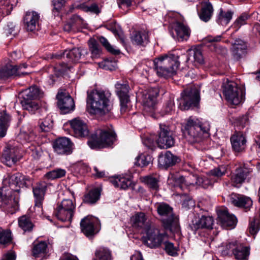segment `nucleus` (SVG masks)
<instances>
[{
	"label": "nucleus",
	"instance_id": "nucleus-1",
	"mask_svg": "<svg viewBox=\"0 0 260 260\" xmlns=\"http://www.w3.org/2000/svg\"><path fill=\"white\" fill-rule=\"evenodd\" d=\"M111 97L108 91L93 90L88 92L86 102L90 107L89 112L100 116L109 113L112 109Z\"/></svg>",
	"mask_w": 260,
	"mask_h": 260
},
{
	"label": "nucleus",
	"instance_id": "nucleus-2",
	"mask_svg": "<svg viewBox=\"0 0 260 260\" xmlns=\"http://www.w3.org/2000/svg\"><path fill=\"white\" fill-rule=\"evenodd\" d=\"M179 56L173 53H168L155 58L152 62H148L149 64H152L154 69L152 70L144 69L149 75L150 71L155 70L157 75L159 77L165 78L172 76L176 73L180 62L178 60Z\"/></svg>",
	"mask_w": 260,
	"mask_h": 260
},
{
	"label": "nucleus",
	"instance_id": "nucleus-3",
	"mask_svg": "<svg viewBox=\"0 0 260 260\" xmlns=\"http://www.w3.org/2000/svg\"><path fill=\"white\" fill-rule=\"evenodd\" d=\"M209 125L202 123L198 119L190 117L184 125L183 134L190 143L201 142L209 137Z\"/></svg>",
	"mask_w": 260,
	"mask_h": 260
},
{
	"label": "nucleus",
	"instance_id": "nucleus-4",
	"mask_svg": "<svg viewBox=\"0 0 260 260\" xmlns=\"http://www.w3.org/2000/svg\"><path fill=\"white\" fill-rule=\"evenodd\" d=\"M156 208L164 228L172 233H179V218L174 214L173 208L163 202L157 203Z\"/></svg>",
	"mask_w": 260,
	"mask_h": 260
},
{
	"label": "nucleus",
	"instance_id": "nucleus-5",
	"mask_svg": "<svg viewBox=\"0 0 260 260\" xmlns=\"http://www.w3.org/2000/svg\"><path fill=\"white\" fill-rule=\"evenodd\" d=\"M194 179V181H191V176L184 177L182 176H176L173 174H170L168 179V183L172 186L178 187L181 189L186 187L190 185L199 184L203 188H206L209 186H212L215 182H217L216 179H214L212 177L199 178L196 176H192Z\"/></svg>",
	"mask_w": 260,
	"mask_h": 260
},
{
	"label": "nucleus",
	"instance_id": "nucleus-6",
	"mask_svg": "<svg viewBox=\"0 0 260 260\" xmlns=\"http://www.w3.org/2000/svg\"><path fill=\"white\" fill-rule=\"evenodd\" d=\"M43 94V92L36 86H32L23 91L21 104L23 109L31 112L37 110L39 106L36 100L42 98Z\"/></svg>",
	"mask_w": 260,
	"mask_h": 260
},
{
	"label": "nucleus",
	"instance_id": "nucleus-7",
	"mask_svg": "<svg viewBox=\"0 0 260 260\" xmlns=\"http://www.w3.org/2000/svg\"><path fill=\"white\" fill-rule=\"evenodd\" d=\"M222 87L223 95L230 104L238 105L244 100L242 89L235 82L227 80Z\"/></svg>",
	"mask_w": 260,
	"mask_h": 260
},
{
	"label": "nucleus",
	"instance_id": "nucleus-8",
	"mask_svg": "<svg viewBox=\"0 0 260 260\" xmlns=\"http://www.w3.org/2000/svg\"><path fill=\"white\" fill-rule=\"evenodd\" d=\"M75 209L76 204L72 200L64 199L57 204L53 215L61 221H71Z\"/></svg>",
	"mask_w": 260,
	"mask_h": 260
},
{
	"label": "nucleus",
	"instance_id": "nucleus-9",
	"mask_svg": "<svg viewBox=\"0 0 260 260\" xmlns=\"http://www.w3.org/2000/svg\"><path fill=\"white\" fill-rule=\"evenodd\" d=\"M199 90L196 88L186 89L181 94L178 100V108L181 110H188L198 107L200 101Z\"/></svg>",
	"mask_w": 260,
	"mask_h": 260
},
{
	"label": "nucleus",
	"instance_id": "nucleus-10",
	"mask_svg": "<svg viewBox=\"0 0 260 260\" xmlns=\"http://www.w3.org/2000/svg\"><path fill=\"white\" fill-rule=\"evenodd\" d=\"M158 94V90L155 88H150L145 90L142 94L144 112L154 118H158L155 113Z\"/></svg>",
	"mask_w": 260,
	"mask_h": 260
},
{
	"label": "nucleus",
	"instance_id": "nucleus-11",
	"mask_svg": "<svg viewBox=\"0 0 260 260\" xmlns=\"http://www.w3.org/2000/svg\"><path fill=\"white\" fill-rule=\"evenodd\" d=\"M99 131V137L88 141V145L91 149H100L110 146L115 140V133L111 129Z\"/></svg>",
	"mask_w": 260,
	"mask_h": 260
},
{
	"label": "nucleus",
	"instance_id": "nucleus-12",
	"mask_svg": "<svg viewBox=\"0 0 260 260\" xmlns=\"http://www.w3.org/2000/svg\"><path fill=\"white\" fill-rule=\"evenodd\" d=\"M144 233H145L146 235L142 238L143 243L151 248L159 247L167 238L166 234L160 233L159 230L153 226Z\"/></svg>",
	"mask_w": 260,
	"mask_h": 260
},
{
	"label": "nucleus",
	"instance_id": "nucleus-13",
	"mask_svg": "<svg viewBox=\"0 0 260 260\" xmlns=\"http://www.w3.org/2000/svg\"><path fill=\"white\" fill-rule=\"evenodd\" d=\"M156 143L159 147L164 149H167L174 145L175 138L173 133L168 125L165 124H159Z\"/></svg>",
	"mask_w": 260,
	"mask_h": 260
},
{
	"label": "nucleus",
	"instance_id": "nucleus-14",
	"mask_svg": "<svg viewBox=\"0 0 260 260\" xmlns=\"http://www.w3.org/2000/svg\"><path fill=\"white\" fill-rule=\"evenodd\" d=\"M82 232L90 238L96 234L100 229V222L98 218L92 216H87L80 221Z\"/></svg>",
	"mask_w": 260,
	"mask_h": 260
},
{
	"label": "nucleus",
	"instance_id": "nucleus-15",
	"mask_svg": "<svg viewBox=\"0 0 260 260\" xmlns=\"http://www.w3.org/2000/svg\"><path fill=\"white\" fill-rule=\"evenodd\" d=\"M29 179L26 176L20 173H16L8 175L3 180L5 185H8L11 189L14 191L18 192L20 188L26 186Z\"/></svg>",
	"mask_w": 260,
	"mask_h": 260
},
{
	"label": "nucleus",
	"instance_id": "nucleus-16",
	"mask_svg": "<svg viewBox=\"0 0 260 260\" xmlns=\"http://www.w3.org/2000/svg\"><path fill=\"white\" fill-rule=\"evenodd\" d=\"M131 223L134 228L141 231L142 233L152 226L148 215L142 212H137L133 215L131 218Z\"/></svg>",
	"mask_w": 260,
	"mask_h": 260
},
{
	"label": "nucleus",
	"instance_id": "nucleus-17",
	"mask_svg": "<svg viewBox=\"0 0 260 260\" xmlns=\"http://www.w3.org/2000/svg\"><path fill=\"white\" fill-rule=\"evenodd\" d=\"M115 92L120 102L121 113L125 112L128 108L127 104L130 102L129 91V86L126 82H117L115 85Z\"/></svg>",
	"mask_w": 260,
	"mask_h": 260
},
{
	"label": "nucleus",
	"instance_id": "nucleus-18",
	"mask_svg": "<svg viewBox=\"0 0 260 260\" xmlns=\"http://www.w3.org/2000/svg\"><path fill=\"white\" fill-rule=\"evenodd\" d=\"M57 105L62 114H67L75 109L74 100L68 92L59 91L56 95Z\"/></svg>",
	"mask_w": 260,
	"mask_h": 260
},
{
	"label": "nucleus",
	"instance_id": "nucleus-19",
	"mask_svg": "<svg viewBox=\"0 0 260 260\" xmlns=\"http://www.w3.org/2000/svg\"><path fill=\"white\" fill-rule=\"evenodd\" d=\"M73 146L71 140L66 137L57 139L53 143L54 152L59 155L71 154L73 150Z\"/></svg>",
	"mask_w": 260,
	"mask_h": 260
},
{
	"label": "nucleus",
	"instance_id": "nucleus-20",
	"mask_svg": "<svg viewBox=\"0 0 260 260\" xmlns=\"http://www.w3.org/2000/svg\"><path fill=\"white\" fill-rule=\"evenodd\" d=\"M218 221L223 228L233 229L237 223V219L229 213L226 208L221 207L217 211Z\"/></svg>",
	"mask_w": 260,
	"mask_h": 260
},
{
	"label": "nucleus",
	"instance_id": "nucleus-21",
	"mask_svg": "<svg viewBox=\"0 0 260 260\" xmlns=\"http://www.w3.org/2000/svg\"><path fill=\"white\" fill-rule=\"evenodd\" d=\"M252 168L248 164H243L236 169L235 174L231 177V180L234 185L241 184L245 180L248 179L252 172Z\"/></svg>",
	"mask_w": 260,
	"mask_h": 260
},
{
	"label": "nucleus",
	"instance_id": "nucleus-22",
	"mask_svg": "<svg viewBox=\"0 0 260 260\" xmlns=\"http://www.w3.org/2000/svg\"><path fill=\"white\" fill-rule=\"evenodd\" d=\"M26 68L27 65L23 64L22 66H13L7 64L0 69V79H5L12 76H21L27 74V73L21 71L22 67Z\"/></svg>",
	"mask_w": 260,
	"mask_h": 260
},
{
	"label": "nucleus",
	"instance_id": "nucleus-23",
	"mask_svg": "<svg viewBox=\"0 0 260 260\" xmlns=\"http://www.w3.org/2000/svg\"><path fill=\"white\" fill-rule=\"evenodd\" d=\"M227 201L235 206L245 209H249L252 205V201L250 198L235 193L228 196Z\"/></svg>",
	"mask_w": 260,
	"mask_h": 260
},
{
	"label": "nucleus",
	"instance_id": "nucleus-24",
	"mask_svg": "<svg viewBox=\"0 0 260 260\" xmlns=\"http://www.w3.org/2000/svg\"><path fill=\"white\" fill-rule=\"evenodd\" d=\"M71 127L76 137H86L89 131L86 123L79 118H75L70 121Z\"/></svg>",
	"mask_w": 260,
	"mask_h": 260
},
{
	"label": "nucleus",
	"instance_id": "nucleus-25",
	"mask_svg": "<svg viewBox=\"0 0 260 260\" xmlns=\"http://www.w3.org/2000/svg\"><path fill=\"white\" fill-rule=\"evenodd\" d=\"M18 152L17 148L11 145H8L4 150L1 158L2 162L7 166H12L19 159Z\"/></svg>",
	"mask_w": 260,
	"mask_h": 260
},
{
	"label": "nucleus",
	"instance_id": "nucleus-26",
	"mask_svg": "<svg viewBox=\"0 0 260 260\" xmlns=\"http://www.w3.org/2000/svg\"><path fill=\"white\" fill-rule=\"evenodd\" d=\"M87 53L86 49L82 47L74 48L70 50H66L61 55L55 54L56 58L63 57L67 58L70 61L76 62Z\"/></svg>",
	"mask_w": 260,
	"mask_h": 260
},
{
	"label": "nucleus",
	"instance_id": "nucleus-27",
	"mask_svg": "<svg viewBox=\"0 0 260 260\" xmlns=\"http://www.w3.org/2000/svg\"><path fill=\"white\" fill-rule=\"evenodd\" d=\"M39 14L34 11L27 12L24 17L25 27L27 31H34L40 29Z\"/></svg>",
	"mask_w": 260,
	"mask_h": 260
},
{
	"label": "nucleus",
	"instance_id": "nucleus-28",
	"mask_svg": "<svg viewBox=\"0 0 260 260\" xmlns=\"http://www.w3.org/2000/svg\"><path fill=\"white\" fill-rule=\"evenodd\" d=\"M173 28L176 32V36L171 32L172 37L178 41H186L190 35L189 27L183 23L176 21L174 23Z\"/></svg>",
	"mask_w": 260,
	"mask_h": 260
},
{
	"label": "nucleus",
	"instance_id": "nucleus-29",
	"mask_svg": "<svg viewBox=\"0 0 260 260\" xmlns=\"http://www.w3.org/2000/svg\"><path fill=\"white\" fill-rule=\"evenodd\" d=\"M49 184L45 182H41L37 183L33 187V193L35 198V206L42 208V202Z\"/></svg>",
	"mask_w": 260,
	"mask_h": 260
},
{
	"label": "nucleus",
	"instance_id": "nucleus-30",
	"mask_svg": "<svg viewBox=\"0 0 260 260\" xmlns=\"http://www.w3.org/2000/svg\"><path fill=\"white\" fill-rule=\"evenodd\" d=\"M180 161V158L173 154L170 151H167L164 154H160L158 159L159 167L164 169L173 166Z\"/></svg>",
	"mask_w": 260,
	"mask_h": 260
},
{
	"label": "nucleus",
	"instance_id": "nucleus-31",
	"mask_svg": "<svg viewBox=\"0 0 260 260\" xmlns=\"http://www.w3.org/2000/svg\"><path fill=\"white\" fill-rule=\"evenodd\" d=\"M214 223V219L212 217L208 216H202L198 220H192L189 225L191 230L196 232L199 229H212Z\"/></svg>",
	"mask_w": 260,
	"mask_h": 260
},
{
	"label": "nucleus",
	"instance_id": "nucleus-32",
	"mask_svg": "<svg viewBox=\"0 0 260 260\" xmlns=\"http://www.w3.org/2000/svg\"><path fill=\"white\" fill-rule=\"evenodd\" d=\"M214 12L212 4L208 0L201 3V10L198 12L200 19L205 22H208L212 18Z\"/></svg>",
	"mask_w": 260,
	"mask_h": 260
},
{
	"label": "nucleus",
	"instance_id": "nucleus-33",
	"mask_svg": "<svg viewBox=\"0 0 260 260\" xmlns=\"http://www.w3.org/2000/svg\"><path fill=\"white\" fill-rule=\"evenodd\" d=\"M231 142L233 150L236 152H242L246 148V139L241 133H237L231 138Z\"/></svg>",
	"mask_w": 260,
	"mask_h": 260
},
{
	"label": "nucleus",
	"instance_id": "nucleus-34",
	"mask_svg": "<svg viewBox=\"0 0 260 260\" xmlns=\"http://www.w3.org/2000/svg\"><path fill=\"white\" fill-rule=\"evenodd\" d=\"M110 182L115 187L122 189L128 188L132 183L130 176H123L112 177L110 179Z\"/></svg>",
	"mask_w": 260,
	"mask_h": 260
},
{
	"label": "nucleus",
	"instance_id": "nucleus-35",
	"mask_svg": "<svg viewBox=\"0 0 260 260\" xmlns=\"http://www.w3.org/2000/svg\"><path fill=\"white\" fill-rule=\"evenodd\" d=\"M131 41L134 45L145 46L149 42L148 34L145 31H135L132 35Z\"/></svg>",
	"mask_w": 260,
	"mask_h": 260
},
{
	"label": "nucleus",
	"instance_id": "nucleus-36",
	"mask_svg": "<svg viewBox=\"0 0 260 260\" xmlns=\"http://www.w3.org/2000/svg\"><path fill=\"white\" fill-rule=\"evenodd\" d=\"M71 67L69 66L66 63H63L60 68L56 69V68H52L54 70V74L50 75L49 76L48 82L50 85L54 84L56 82L59 81L61 76L66 72L68 70H71Z\"/></svg>",
	"mask_w": 260,
	"mask_h": 260
},
{
	"label": "nucleus",
	"instance_id": "nucleus-37",
	"mask_svg": "<svg viewBox=\"0 0 260 260\" xmlns=\"http://www.w3.org/2000/svg\"><path fill=\"white\" fill-rule=\"evenodd\" d=\"M11 120V116L6 111L0 113V137H4L6 135Z\"/></svg>",
	"mask_w": 260,
	"mask_h": 260
},
{
	"label": "nucleus",
	"instance_id": "nucleus-38",
	"mask_svg": "<svg viewBox=\"0 0 260 260\" xmlns=\"http://www.w3.org/2000/svg\"><path fill=\"white\" fill-rule=\"evenodd\" d=\"M233 14V12L231 10L225 12L220 8L216 17L217 23L222 26L226 25L232 19Z\"/></svg>",
	"mask_w": 260,
	"mask_h": 260
},
{
	"label": "nucleus",
	"instance_id": "nucleus-39",
	"mask_svg": "<svg viewBox=\"0 0 260 260\" xmlns=\"http://www.w3.org/2000/svg\"><path fill=\"white\" fill-rule=\"evenodd\" d=\"M233 254L237 259H246L249 255V248L238 243Z\"/></svg>",
	"mask_w": 260,
	"mask_h": 260
},
{
	"label": "nucleus",
	"instance_id": "nucleus-40",
	"mask_svg": "<svg viewBox=\"0 0 260 260\" xmlns=\"http://www.w3.org/2000/svg\"><path fill=\"white\" fill-rule=\"evenodd\" d=\"M101 192L98 188H94L89 191L84 196L83 201L89 204H94L100 199Z\"/></svg>",
	"mask_w": 260,
	"mask_h": 260
},
{
	"label": "nucleus",
	"instance_id": "nucleus-41",
	"mask_svg": "<svg viewBox=\"0 0 260 260\" xmlns=\"http://www.w3.org/2000/svg\"><path fill=\"white\" fill-rule=\"evenodd\" d=\"M18 224L20 228L24 232H30L34 228V224L30 217L26 215H23L18 219Z\"/></svg>",
	"mask_w": 260,
	"mask_h": 260
},
{
	"label": "nucleus",
	"instance_id": "nucleus-42",
	"mask_svg": "<svg viewBox=\"0 0 260 260\" xmlns=\"http://www.w3.org/2000/svg\"><path fill=\"white\" fill-rule=\"evenodd\" d=\"M47 247V243L44 241H41L37 244H34L32 248V254L35 257H41L45 254Z\"/></svg>",
	"mask_w": 260,
	"mask_h": 260
},
{
	"label": "nucleus",
	"instance_id": "nucleus-43",
	"mask_svg": "<svg viewBox=\"0 0 260 260\" xmlns=\"http://www.w3.org/2000/svg\"><path fill=\"white\" fill-rule=\"evenodd\" d=\"M88 45L92 58H99L101 54L102 51L98 42L93 39H90L89 41Z\"/></svg>",
	"mask_w": 260,
	"mask_h": 260
},
{
	"label": "nucleus",
	"instance_id": "nucleus-44",
	"mask_svg": "<svg viewBox=\"0 0 260 260\" xmlns=\"http://www.w3.org/2000/svg\"><path fill=\"white\" fill-rule=\"evenodd\" d=\"M226 172V169L224 166H220L210 170L209 172L210 177H212L217 181L219 178L224 175Z\"/></svg>",
	"mask_w": 260,
	"mask_h": 260
},
{
	"label": "nucleus",
	"instance_id": "nucleus-45",
	"mask_svg": "<svg viewBox=\"0 0 260 260\" xmlns=\"http://www.w3.org/2000/svg\"><path fill=\"white\" fill-rule=\"evenodd\" d=\"M152 161V157L149 155L141 154L136 158L135 165L144 167L148 166Z\"/></svg>",
	"mask_w": 260,
	"mask_h": 260
},
{
	"label": "nucleus",
	"instance_id": "nucleus-46",
	"mask_svg": "<svg viewBox=\"0 0 260 260\" xmlns=\"http://www.w3.org/2000/svg\"><path fill=\"white\" fill-rule=\"evenodd\" d=\"M66 171L62 169H56L47 173L45 176L48 179L54 180L64 177L66 175Z\"/></svg>",
	"mask_w": 260,
	"mask_h": 260
},
{
	"label": "nucleus",
	"instance_id": "nucleus-47",
	"mask_svg": "<svg viewBox=\"0 0 260 260\" xmlns=\"http://www.w3.org/2000/svg\"><path fill=\"white\" fill-rule=\"evenodd\" d=\"M99 41L103 45V46L108 51L114 55H117L120 54V51L119 49H115L109 43L108 41L106 38L103 36L99 37Z\"/></svg>",
	"mask_w": 260,
	"mask_h": 260
},
{
	"label": "nucleus",
	"instance_id": "nucleus-48",
	"mask_svg": "<svg viewBox=\"0 0 260 260\" xmlns=\"http://www.w3.org/2000/svg\"><path fill=\"white\" fill-rule=\"evenodd\" d=\"M95 260H110L111 253L109 250L105 248H100L95 253Z\"/></svg>",
	"mask_w": 260,
	"mask_h": 260
},
{
	"label": "nucleus",
	"instance_id": "nucleus-49",
	"mask_svg": "<svg viewBox=\"0 0 260 260\" xmlns=\"http://www.w3.org/2000/svg\"><path fill=\"white\" fill-rule=\"evenodd\" d=\"M144 181L151 189L157 190L159 188V181L155 177L151 176H146L144 178Z\"/></svg>",
	"mask_w": 260,
	"mask_h": 260
},
{
	"label": "nucleus",
	"instance_id": "nucleus-50",
	"mask_svg": "<svg viewBox=\"0 0 260 260\" xmlns=\"http://www.w3.org/2000/svg\"><path fill=\"white\" fill-rule=\"evenodd\" d=\"M29 153L31 156L36 160L39 159L43 155V152L39 146L31 145L29 147Z\"/></svg>",
	"mask_w": 260,
	"mask_h": 260
},
{
	"label": "nucleus",
	"instance_id": "nucleus-51",
	"mask_svg": "<svg viewBox=\"0 0 260 260\" xmlns=\"http://www.w3.org/2000/svg\"><path fill=\"white\" fill-rule=\"evenodd\" d=\"M70 21L76 30L79 28L84 27L85 23L84 20L78 15H73L70 19Z\"/></svg>",
	"mask_w": 260,
	"mask_h": 260
},
{
	"label": "nucleus",
	"instance_id": "nucleus-52",
	"mask_svg": "<svg viewBox=\"0 0 260 260\" xmlns=\"http://www.w3.org/2000/svg\"><path fill=\"white\" fill-rule=\"evenodd\" d=\"M164 243H165V250L169 255L172 256L178 255L177 248L174 246L172 243L167 242L166 240Z\"/></svg>",
	"mask_w": 260,
	"mask_h": 260
},
{
	"label": "nucleus",
	"instance_id": "nucleus-53",
	"mask_svg": "<svg viewBox=\"0 0 260 260\" xmlns=\"http://www.w3.org/2000/svg\"><path fill=\"white\" fill-rule=\"evenodd\" d=\"M260 229V213L258 218L254 219L253 221L250 223L249 232L251 235H255Z\"/></svg>",
	"mask_w": 260,
	"mask_h": 260
},
{
	"label": "nucleus",
	"instance_id": "nucleus-54",
	"mask_svg": "<svg viewBox=\"0 0 260 260\" xmlns=\"http://www.w3.org/2000/svg\"><path fill=\"white\" fill-rule=\"evenodd\" d=\"M233 55L237 60L245 56L246 54L247 47L232 48Z\"/></svg>",
	"mask_w": 260,
	"mask_h": 260
},
{
	"label": "nucleus",
	"instance_id": "nucleus-55",
	"mask_svg": "<svg viewBox=\"0 0 260 260\" xmlns=\"http://www.w3.org/2000/svg\"><path fill=\"white\" fill-rule=\"evenodd\" d=\"M0 243L5 244L10 242L12 240L11 233L8 231H4L0 227Z\"/></svg>",
	"mask_w": 260,
	"mask_h": 260
},
{
	"label": "nucleus",
	"instance_id": "nucleus-56",
	"mask_svg": "<svg viewBox=\"0 0 260 260\" xmlns=\"http://www.w3.org/2000/svg\"><path fill=\"white\" fill-rule=\"evenodd\" d=\"M250 18V15L246 13H242L234 22L235 27L238 29L243 25L246 24V21Z\"/></svg>",
	"mask_w": 260,
	"mask_h": 260
},
{
	"label": "nucleus",
	"instance_id": "nucleus-57",
	"mask_svg": "<svg viewBox=\"0 0 260 260\" xmlns=\"http://www.w3.org/2000/svg\"><path fill=\"white\" fill-rule=\"evenodd\" d=\"M99 67L106 70L112 71L116 67V63L114 61L108 59L105 60L99 63Z\"/></svg>",
	"mask_w": 260,
	"mask_h": 260
},
{
	"label": "nucleus",
	"instance_id": "nucleus-58",
	"mask_svg": "<svg viewBox=\"0 0 260 260\" xmlns=\"http://www.w3.org/2000/svg\"><path fill=\"white\" fill-rule=\"evenodd\" d=\"M52 121L49 117L43 119L40 123V128L43 132H48L52 128Z\"/></svg>",
	"mask_w": 260,
	"mask_h": 260
},
{
	"label": "nucleus",
	"instance_id": "nucleus-59",
	"mask_svg": "<svg viewBox=\"0 0 260 260\" xmlns=\"http://www.w3.org/2000/svg\"><path fill=\"white\" fill-rule=\"evenodd\" d=\"M12 5L10 4V0H2L0 2V9L6 11L7 14L10 13L12 9Z\"/></svg>",
	"mask_w": 260,
	"mask_h": 260
},
{
	"label": "nucleus",
	"instance_id": "nucleus-60",
	"mask_svg": "<svg viewBox=\"0 0 260 260\" xmlns=\"http://www.w3.org/2000/svg\"><path fill=\"white\" fill-rule=\"evenodd\" d=\"M238 242H231L226 244L225 246V249L222 252L223 254H233L236 248Z\"/></svg>",
	"mask_w": 260,
	"mask_h": 260
},
{
	"label": "nucleus",
	"instance_id": "nucleus-61",
	"mask_svg": "<svg viewBox=\"0 0 260 260\" xmlns=\"http://www.w3.org/2000/svg\"><path fill=\"white\" fill-rule=\"evenodd\" d=\"M194 61L200 64L204 63V58L201 51L199 49H194L193 50Z\"/></svg>",
	"mask_w": 260,
	"mask_h": 260
},
{
	"label": "nucleus",
	"instance_id": "nucleus-62",
	"mask_svg": "<svg viewBox=\"0 0 260 260\" xmlns=\"http://www.w3.org/2000/svg\"><path fill=\"white\" fill-rule=\"evenodd\" d=\"M84 9L86 12H90L96 14H98L101 12L100 8L95 3L92 4L89 6H86Z\"/></svg>",
	"mask_w": 260,
	"mask_h": 260
},
{
	"label": "nucleus",
	"instance_id": "nucleus-63",
	"mask_svg": "<svg viewBox=\"0 0 260 260\" xmlns=\"http://www.w3.org/2000/svg\"><path fill=\"white\" fill-rule=\"evenodd\" d=\"M111 30L116 37H118L119 38L121 44L124 46L126 44L123 33L114 28H111Z\"/></svg>",
	"mask_w": 260,
	"mask_h": 260
},
{
	"label": "nucleus",
	"instance_id": "nucleus-64",
	"mask_svg": "<svg viewBox=\"0 0 260 260\" xmlns=\"http://www.w3.org/2000/svg\"><path fill=\"white\" fill-rule=\"evenodd\" d=\"M174 105L173 102L169 101L165 107L164 112L161 114L162 115L165 114H170L173 110Z\"/></svg>",
	"mask_w": 260,
	"mask_h": 260
}]
</instances>
